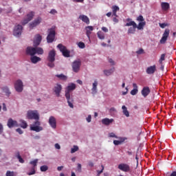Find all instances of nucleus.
Wrapping results in <instances>:
<instances>
[{"label": "nucleus", "mask_w": 176, "mask_h": 176, "mask_svg": "<svg viewBox=\"0 0 176 176\" xmlns=\"http://www.w3.org/2000/svg\"><path fill=\"white\" fill-rule=\"evenodd\" d=\"M26 117L28 120H34V122H33L32 125H30V131H35L38 133L43 131V127L41 126V122L39 120L40 117L37 110H29L27 112Z\"/></svg>", "instance_id": "1"}, {"label": "nucleus", "mask_w": 176, "mask_h": 176, "mask_svg": "<svg viewBox=\"0 0 176 176\" xmlns=\"http://www.w3.org/2000/svg\"><path fill=\"white\" fill-rule=\"evenodd\" d=\"M76 88V85L75 83H70L67 85L65 91V96L67 100L68 106L70 108H74V104H73L74 100L72 98H71L70 94H71V91H73L74 90H75Z\"/></svg>", "instance_id": "2"}, {"label": "nucleus", "mask_w": 176, "mask_h": 176, "mask_svg": "<svg viewBox=\"0 0 176 176\" xmlns=\"http://www.w3.org/2000/svg\"><path fill=\"white\" fill-rule=\"evenodd\" d=\"M55 37H56L55 28L52 27L48 29V34L46 38L47 43H52L54 41Z\"/></svg>", "instance_id": "3"}, {"label": "nucleus", "mask_w": 176, "mask_h": 176, "mask_svg": "<svg viewBox=\"0 0 176 176\" xmlns=\"http://www.w3.org/2000/svg\"><path fill=\"white\" fill-rule=\"evenodd\" d=\"M57 48L60 50L64 57H70V51L67 50L66 46L63 45L62 43H59L57 45Z\"/></svg>", "instance_id": "4"}, {"label": "nucleus", "mask_w": 176, "mask_h": 176, "mask_svg": "<svg viewBox=\"0 0 176 176\" xmlns=\"http://www.w3.org/2000/svg\"><path fill=\"white\" fill-rule=\"evenodd\" d=\"M38 162V160H34L33 161H30L29 164L32 166L28 168L29 170H30V172L27 173L28 175L31 176L36 174V168L37 166Z\"/></svg>", "instance_id": "5"}, {"label": "nucleus", "mask_w": 176, "mask_h": 176, "mask_svg": "<svg viewBox=\"0 0 176 176\" xmlns=\"http://www.w3.org/2000/svg\"><path fill=\"white\" fill-rule=\"evenodd\" d=\"M170 30L169 28L165 29V30L162 34V36L161 39L160 40V43L161 44L166 43V41H168V38L170 36Z\"/></svg>", "instance_id": "6"}, {"label": "nucleus", "mask_w": 176, "mask_h": 176, "mask_svg": "<svg viewBox=\"0 0 176 176\" xmlns=\"http://www.w3.org/2000/svg\"><path fill=\"white\" fill-rule=\"evenodd\" d=\"M34 14L35 12L34 11L30 12L28 14H27L26 18L21 21V24L23 25L28 24L30 21H31L33 19Z\"/></svg>", "instance_id": "7"}, {"label": "nucleus", "mask_w": 176, "mask_h": 176, "mask_svg": "<svg viewBox=\"0 0 176 176\" xmlns=\"http://www.w3.org/2000/svg\"><path fill=\"white\" fill-rule=\"evenodd\" d=\"M14 87H15V91L18 93H21L23 90V83L21 80H16L15 83L14 84Z\"/></svg>", "instance_id": "8"}, {"label": "nucleus", "mask_w": 176, "mask_h": 176, "mask_svg": "<svg viewBox=\"0 0 176 176\" xmlns=\"http://www.w3.org/2000/svg\"><path fill=\"white\" fill-rule=\"evenodd\" d=\"M42 22V18L41 16H38L32 22L30 23L29 27L30 29H33L34 28L37 27Z\"/></svg>", "instance_id": "9"}, {"label": "nucleus", "mask_w": 176, "mask_h": 176, "mask_svg": "<svg viewBox=\"0 0 176 176\" xmlns=\"http://www.w3.org/2000/svg\"><path fill=\"white\" fill-rule=\"evenodd\" d=\"M62 89H63L62 85L59 83H56L54 85L53 88V91L54 92L56 97H60Z\"/></svg>", "instance_id": "10"}, {"label": "nucleus", "mask_w": 176, "mask_h": 176, "mask_svg": "<svg viewBox=\"0 0 176 176\" xmlns=\"http://www.w3.org/2000/svg\"><path fill=\"white\" fill-rule=\"evenodd\" d=\"M81 61L80 60H74L72 63V70L75 73H78L80 69Z\"/></svg>", "instance_id": "11"}, {"label": "nucleus", "mask_w": 176, "mask_h": 176, "mask_svg": "<svg viewBox=\"0 0 176 176\" xmlns=\"http://www.w3.org/2000/svg\"><path fill=\"white\" fill-rule=\"evenodd\" d=\"M56 52L55 50H52L49 52L47 60L48 62H54L56 60Z\"/></svg>", "instance_id": "12"}, {"label": "nucleus", "mask_w": 176, "mask_h": 176, "mask_svg": "<svg viewBox=\"0 0 176 176\" xmlns=\"http://www.w3.org/2000/svg\"><path fill=\"white\" fill-rule=\"evenodd\" d=\"M118 168L125 173H129L131 170V166L128 164H119Z\"/></svg>", "instance_id": "13"}, {"label": "nucleus", "mask_w": 176, "mask_h": 176, "mask_svg": "<svg viewBox=\"0 0 176 176\" xmlns=\"http://www.w3.org/2000/svg\"><path fill=\"white\" fill-rule=\"evenodd\" d=\"M22 30L23 26L21 25H17L15 26V28H14V36L19 37L22 34Z\"/></svg>", "instance_id": "14"}, {"label": "nucleus", "mask_w": 176, "mask_h": 176, "mask_svg": "<svg viewBox=\"0 0 176 176\" xmlns=\"http://www.w3.org/2000/svg\"><path fill=\"white\" fill-rule=\"evenodd\" d=\"M151 91L149 87H144L141 91V94L144 98H146L150 94Z\"/></svg>", "instance_id": "15"}, {"label": "nucleus", "mask_w": 176, "mask_h": 176, "mask_svg": "<svg viewBox=\"0 0 176 176\" xmlns=\"http://www.w3.org/2000/svg\"><path fill=\"white\" fill-rule=\"evenodd\" d=\"M48 123L52 129H56V120L55 117H53V116H51L50 117L48 120Z\"/></svg>", "instance_id": "16"}, {"label": "nucleus", "mask_w": 176, "mask_h": 176, "mask_svg": "<svg viewBox=\"0 0 176 176\" xmlns=\"http://www.w3.org/2000/svg\"><path fill=\"white\" fill-rule=\"evenodd\" d=\"M156 71H157V67L155 65H153L146 68V73L147 74L151 75V74H154Z\"/></svg>", "instance_id": "17"}, {"label": "nucleus", "mask_w": 176, "mask_h": 176, "mask_svg": "<svg viewBox=\"0 0 176 176\" xmlns=\"http://www.w3.org/2000/svg\"><path fill=\"white\" fill-rule=\"evenodd\" d=\"M26 54L28 55L31 56H34L35 54H36V47H27V48H26Z\"/></svg>", "instance_id": "18"}, {"label": "nucleus", "mask_w": 176, "mask_h": 176, "mask_svg": "<svg viewBox=\"0 0 176 176\" xmlns=\"http://www.w3.org/2000/svg\"><path fill=\"white\" fill-rule=\"evenodd\" d=\"M42 41V36L40 34H36L33 41L34 47H38Z\"/></svg>", "instance_id": "19"}, {"label": "nucleus", "mask_w": 176, "mask_h": 176, "mask_svg": "<svg viewBox=\"0 0 176 176\" xmlns=\"http://www.w3.org/2000/svg\"><path fill=\"white\" fill-rule=\"evenodd\" d=\"M86 32L87 37L90 39V36L92 34V32L94 30V28L91 25H88L85 28Z\"/></svg>", "instance_id": "20"}, {"label": "nucleus", "mask_w": 176, "mask_h": 176, "mask_svg": "<svg viewBox=\"0 0 176 176\" xmlns=\"http://www.w3.org/2000/svg\"><path fill=\"white\" fill-rule=\"evenodd\" d=\"M7 126H8V128L12 129L14 126H19L17 121H14V120H12V118H10V120H8V122H7Z\"/></svg>", "instance_id": "21"}, {"label": "nucleus", "mask_w": 176, "mask_h": 176, "mask_svg": "<svg viewBox=\"0 0 176 176\" xmlns=\"http://www.w3.org/2000/svg\"><path fill=\"white\" fill-rule=\"evenodd\" d=\"M80 20H81L83 23H86L87 25L90 24V19L85 14H80L78 17Z\"/></svg>", "instance_id": "22"}, {"label": "nucleus", "mask_w": 176, "mask_h": 176, "mask_svg": "<svg viewBox=\"0 0 176 176\" xmlns=\"http://www.w3.org/2000/svg\"><path fill=\"white\" fill-rule=\"evenodd\" d=\"M114 121L113 118H111L109 120V118H103L102 120V124H104L106 126H109L110 125L111 123H113Z\"/></svg>", "instance_id": "23"}, {"label": "nucleus", "mask_w": 176, "mask_h": 176, "mask_svg": "<svg viewBox=\"0 0 176 176\" xmlns=\"http://www.w3.org/2000/svg\"><path fill=\"white\" fill-rule=\"evenodd\" d=\"M126 21H127L128 23H126L125 24V26H126V27H130V26L135 27L136 25H138L137 23H136L134 21H132V19H130V18H127V19H126Z\"/></svg>", "instance_id": "24"}, {"label": "nucleus", "mask_w": 176, "mask_h": 176, "mask_svg": "<svg viewBox=\"0 0 176 176\" xmlns=\"http://www.w3.org/2000/svg\"><path fill=\"white\" fill-rule=\"evenodd\" d=\"M161 8L163 11H168L170 9V6L168 2H162L161 3Z\"/></svg>", "instance_id": "25"}, {"label": "nucleus", "mask_w": 176, "mask_h": 176, "mask_svg": "<svg viewBox=\"0 0 176 176\" xmlns=\"http://www.w3.org/2000/svg\"><path fill=\"white\" fill-rule=\"evenodd\" d=\"M41 60V58L40 57H38V56H32L30 57V61L33 64H36L37 63H38Z\"/></svg>", "instance_id": "26"}, {"label": "nucleus", "mask_w": 176, "mask_h": 176, "mask_svg": "<svg viewBox=\"0 0 176 176\" xmlns=\"http://www.w3.org/2000/svg\"><path fill=\"white\" fill-rule=\"evenodd\" d=\"M98 85V82L97 80H95L94 82L92 84V88H91V91L94 94H96L97 93V87Z\"/></svg>", "instance_id": "27"}, {"label": "nucleus", "mask_w": 176, "mask_h": 176, "mask_svg": "<svg viewBox=\"0 0 176 176\" xmlns=\"http://www.w3.org/2000/svg\"><path fill=\"white\" fill-rule=\"evenodd\" d=\"M122 109L123 114L126 117L129 118L130 116V113H129V111L127 109V107L125 105H122Z\"/></svg>", "instance_id": "28"}, {"label": "nucleus", "mask_w": 176, "mask_h": 176, "mask_svg": "<svg viewBox=\"0 0 176 176\" xmlns=\"http://www.w3.org/2000/svg\"><path fill=\"white\" fill-rule=\"evenodd\" d=\"M138 28V25L130 27L128 29L127 34H134L136 32V28Z\"/></svg>", "instance_id": "29"}, {"label": "nucleus", "mask_w": 176, "mask_h": 176, "mask_svg": "<svg viewBox=\"0 0 176 176\" xmlns=\"http://www.w3.org/2000/svg\"><path fill=\"white\" fill-rule=\"evenodd\" d=\"M114 72H115V67H113V68H111L110 69L104 70V74L107 76H111Z\"/></svg>", "instance_id": "30"}, {"label": "nucleus", "mask_w": 176, "mask_h": 176, "mask_svg": "<svg viewBox=\"0 0 176 176\" xmlns=\"http://www.w3.org/2000/svg\"><path fill=\"white\" fill-rule=\"evenodd\" d=\"M55 76L58 78L60 80H67V76H65L63 74H56Z\"/></svg>", "instance_id": "31"}, {"label": "nucleus", "mask_w": 176, "mask_h": 176, "mask_svg": "<svg viewBox=\"0 0 176 176\" xmlns=\"http://www.w3.org/2000/svg\"><path fill=\"white\" fill-rule=\"evenodd\" d=\"M1 89L3 90V92H4V94H6V96H10V95L11 94V91H10V89L8 88V87H7V86L3 87V88H1Z\"/></svg>", "instance_id": "32"}, {"label": "nucleus", "mask_w": 176, "mask_h": 176, "mask_svg": "<svg viewBox=\"0 0 176 176\" xmlns=\"http://www.w3.org/2000/svg\"><path fill=\"white\" fill-rule=\"evenodd\" d=\"M19 122H20L19 124L20 127H21L22 129H27L28 125L26 121H24V120H20Z\"/></svg>", "instance_id": "33"}, {"label": "nucleus", "mask_w": 176, "mask_h": 176, "mask_svg": "<svg viewBox=\"0 0 176 176\" xmlns=\"http://www.w3.org/2000/svg\"><path fill=\"white\" fill-rule=\"evenodd\" d=\"M146 25V21L140 22L138 25H137L136 28L138 30H144V27Z\"/></svg>", "instance_id": "34"}, {"label": "nucleus", "mask_w": 176, "mask_h": 176, "mask_svg": "<svg viewBox=\"0 0 176 176\" xmlns=\"http://www.w3.org/2000/svg\"><path fill=\"white\" fill-rule=\"evenodd\" d=\"M98 38L100 40H104L105 38L104 33L102 31H98L97 32Z\"/></svg>", "instance_id": "35"}, {"label": "nucleus", "mask_w": 176, "mask_h": 176, "mask_svg": "<svg viewBox=\"0 0 176 176\" xmlns=\"http://www.w3.org/2000/svg\"><path fill=\"white\" fill-rule=\"evenodd\" d=\"M36 49V54L38 55H43L44 54V50L42 47H35Z\"/></svg>", "instance_id": "36"}, {"label": "nucleus", "mask_w": 176, "mask_h": 176, "mask_svg": "<svg viewBox=\"0 0 176 176\" xmlns=\"http://www.w3.org/2000/svg\"><path fill=\"white\" fill-rule=\"evenodd\" d=\"M6 176H17V173L14 172V170H7Z\"/></svg>", "instance_id": "37"}, {"label": "nucleus", "mask_w": 176, "mask_h": 176, "mask_svg": "<svg viewBox=\"0 0 176 176\" xmlns=\"http://www.w3.org/2000/svg\"><path fill=\"white\" fill-rule=\"evenodd\" d=\"M165 58H166V54H162L159 59V63L160 65L163 64V61L165 60Z\"/></svg>", "instance_id": "38"}, {"label": "nucleus", "mask_w": 176, "mask_h": 176, "mask_svg": "<svg viewBox=\"0 0 176 176\" xmlns=\"http://www.w3.org/2000/svg\"><path fill=\"white\" fill-rule=\"evenodd\" d=\"M79 150L78 146H74L72 148H71V153H75Z\"/></svg>", "instance_id": "39"}, {"label": "nucleus", "mask_w": 176, "mask_h": 176, "mask_svg": "<svg viewBox=\"0 0 176 176\" xmlns=\"http://www.w3.org/2000/svg\"><path fill=\"white\" fill-rule=\"evenodd\" d=\"M48 170V166L47 165H42V166L40 167V170L41 172H45Z\"/></svg>", "instance_id": "40"}, {"label": "nucleus", "mask_w": 176, "mask_h": 176, "mask_svg": "<svg viewBox=\"0 0 176 176\" xmlns=\"http://www.w3.org/2000/svg\"><path fill=\"white\" fill-rule=\"evenodd\" d=\"M47 65L50 68H54L55 67L54 61H48Z\"/></svg>", "instance_id": "41"}, {"label": "nucleus", "mask_w": 176, "mask_h": 176, "mask_svg": "<svg viewBox=\"0 0 176 176\" xmlns=\"http://www.w3.org/2000/svg\"><path fill=\"white\" fill-rule=\"evenodd\" d=\"M112 12H117L120 10V8L118 6H113L112 8Z\"/></svg>", "instance_id": "42"}, {"label": "nucleus", "mask_w": 176, "mask_h": 176, "mask_svg": "<svg viewBox=\"0 0 176 176\" xmlns=\"http://www.w3.org/2000/svg\"><path fill=\"white\" fill-rule=\"evenodd\" d=\"M78 47L80 49H85V44L83 42H79L78 43Z\"/></svg>", "instance_id": "43"}, {"label": "nucleus", "mask_w": 176, "mask_h": 176, "mask_svg": "<svg viewBox=\"0 0 176 176\" xmlns=\"http://www.w3.org/2000/svg\"><path fill=\"white\" fill-rule=\"evenodd\" d=\"M138 89H133L131 91V95H132V96H135L138 94Z\"/></svg>", "instance_id": "44"}, {"label": "nucleus", "mask_w": 176, "mask_h": 176, "mask_svg": "<svg viewBox=\"0 0 176 176\" xmlns=\"http://www.w3.org/2000/svg\"><path fill=\"white\" fill-rule=\"evenodd\" d=\"M124 142V140H113V144L116 146L118 145H120L122 142Z\"/></svg>", "instance_id": "45"}, {"label": "nucleus", "mask_w": 176, "mask_h": 176, "mask_svg": "<svg viewBox=\"0 0 176 176\" xmlns=\"http://www.w3.org/2000/svg\"><path fill=\"white\" fill-rule=\"evenodd\" d=\"M136 54L138 55L144 54V50L142 48L139 49L138 51H136Z\"/></svg>", "instance_id": "46"}, {"label": "nucleus", "mask_w": 176, "mask_h": 176, "mask_svg": "<svg viewBox=\"0 0 176 176\" xmlns=\"http://www.w3.org/2000/svg\"><path fill=\"white\" fill-rule=\"evenodd\" d=\"M137 21L140 22H144V16L142 15L138 16L137 18Z\"/></svg>", "instance_id": "47"}, {"label": "nucleus", "mask_w": 176, "mask_h": 176, "mask_svg": "<svg viewBox=\"0 0 176 176\" xmlns=\"http://www.w3.org/2000/svg\"><path fill=\"white\" fill-rule=\"evenodd\" d=\"M159 26L162 28V29H164L166 27L168 26V24L166 23H159Z\"/></svg>", "instance_id": "48"}, {"label": "nucleus", "mask_w": 176, "mask_h": 176, "mask_svg": "<svg viewBox=\"0 0 176 176\" xmlns=\"http://www.w3.org/2000/svg\"><path fill=\"white\" fill-rule=\"evenodd\" d=\"M101 167H102L101 170H97V173H98L97 176H100V174H102L103 173V170L104 169V166H103V165H102Z\"/></svg>", "instance_id": "49"}, {"label": "nucleus", "mask_w": 176, "mask_h": 176, "mask_svg": "<svg viewBox=\"0 0 176 176\" xmlns=\"http://www.w3.org/2000/svg\"><path fill=\"white\" fill-rule=\"evenodd\" d=\"M50 14H52V15H54L56 14H58V11L55 9H52L50 11Z\"/></svg>", "instance_id": "50"}, {"label": "nucleus", "mask_w": 176, "mask_h": 176, "mask_svg": "<svg viewBox=\"0 0 176 176\" xmlns=\"http://www.w3.org/2000/svg\"><path fill=\"white\" fill-rule=\"evenodd\" d=\"M109 138H118V136H116V135L115 133H113V132H111V133H109Z\"/></svg>", "instance_id": "51"}, {"label": "nucleus", "mask_w": 176, "mask_h": 176, "mask_svg": "<svg viewBox=\"0 0 176 176\" xmlns=\"http://www.w3.org/2000/svg\"><path fill=\"white\" fill-rule=\"evenodd\" d=\"M18 160L19 163L23 164L25 162L23 158H22V157H19L18 156Z\"/></svg>", "instance_id": "52"}, {"label": "nucleus", "mask_w": 176, "mask_h": 176, "mask_svg": "<svg viewBox=\"0 0 176 176\" xmlns=\"http://www.w3.org/2000/svg\"><path fill=\"white\" fill-rule=\"evenodd\" d=\"M86 120L88 123H90L91 122V115H88V117H87Z\"/></svg>", "instance_id": "53"}, {"label": "nucleus", "mask_w": 176, "mask_h": 176, "mask_svg": "<svg viewBox=\"0 0 176 176\" xmlns=\"http://www.w3.org/2000/svg\"><path fill=\"white\" fill-rule=\"evenodd\" d=\"M16 132H17L19 134H20V135H21V134L23 133V131H22V129H21V128H17V129H16Z\"/></svg>", "instance_id": "54"}, {"label": "nucleus", "mask_w": 176, "mask_h": 176, "mask_svg": "<svg viewBox=\"0 0 176 176\" xmlns=\"http://www.w3.org/2000/svg\"><path fill=\"white\" fill-rule=\"evenodd\" d=\"M102 30L105 33L109 32V29L107 27H102Z\"/></svg>", "instance_id": "55"}, {"label": "nucleus", "mask_w": 176, "mask_h": 176, "mask_svg": "<svg viewBox=\"0 0 176 176\" xmlns=\"http://www.w3.org/2000/svg\"><path fill=\"white\" fill-rule=\"evenodd\" d=\"M109 63L111 65H115V61H114L112 58H109Z\"/></svg>", "instance_id": "56"}, {"label": "nucleus", "mask_w": 176, "mask_h": 176, "mask_svg": "<svg viewBox=\"0 0 176 176\" xmlns=\"http://www.w3.org/2000/svg\"><path fill=\"white\" fill-rule=\"evenodd\" d=\"M113 21L115 23H119V19H117V16H115V17H113Z\"/></svg>", "instance_id": "57"}, {"label": "nucleus", "mask_w": 176, "mask_h": 176, "mask_svg": "<svg viewBox=\"0 0 176 176\" xmlns=\"http://www.w3.org/2000/svg\"><path fill=\"white\" fill-rule=\"evenodd\" d=\"M77 169H78V171H80V172L81 171V170H82V165H81V164H78Z\"/></svg>", "instance_id": "58"}, {"label": "nucleus", "mask_w": 176, "mask_h": 176, "mask_svg": "<svg viewBox=\"0 0 176 176\" xmlns=\"http://www.w3.org/2000/svg\"><path fill=\"white\" fill-rule=\"evenodd\" d=\"M109 111H110V113L116 112L117 110L115 107H111L110 109H109Z\"/></svg>", "instance_id": "59"}, {"label": "nucleus", "mask_w": 176, "mask_h": 176, "mask_svg": "<svg viewBox=\"0 0 176 176\" xmlns=\"http://www.w3.org/2000/svg\"><path fill=\"white\" fill-rule=\"evenodd\" d=\"M54 147H55V148H56V149H60V144H58V143H56V144H54Z\"/></svg>", "instance_id": "60"}, {"label": "nucleus", "mask_w": 176, "mask_h": 176, "mask_svg": "<svg viewBox=\"0 0 176 176\" xmlns=\"http://www.w3.org/2000/svg\"><path fill=\"white\" fill-rule=\"evenodd\" d=\"M3 111H7V107L6 103H3Z\"/></svg>", "instance_id": "61"}, {"label": "nucleus", "mask_w": 176, "mask_h": 176, "mask_svg": "<svg viewBox=\"0 0 176 176\" xmlns=\"http://www.w3.org/2000/svg\"><path fill=\"white\" fill-rule=\"evenodd\" d=\"M133 87L134 89H138V86L136 83H133Z\"/></svg>", "instance_id": "62"}, {"label": "nucleus", "mask_w": 176, "mask_h": 176, "mask_svg": "<svg viewBox=\"0 0 176 176\" xmlns=\"http://www.w3.org/2000/svg\"><path fill=\"white\" fill-rule=\"evenodd\" d=\"M63 168H64V166H58V167H57V170H58V171H61Z\"/></svg>", "instance_id": "63"}, {"label": "nucleus", "mask_w": 176, "mask_h": 176, "mask_svg": "<svg viewBox=\"0 0 176 176\" xmlns=\"http://www.w3.org/2000/svg\"><path fill=\"white\" fill-rule=\"evenodd\" d=\"M169 176H176V170H174Z\"/></svg>", "instance_id": "64"}]
</instances>
